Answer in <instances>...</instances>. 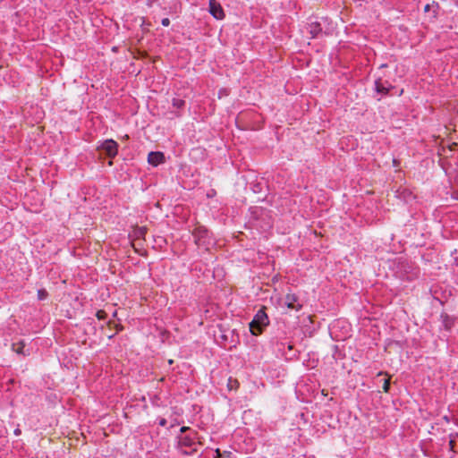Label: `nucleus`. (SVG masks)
<instances>
[{"mask_svg":"<svg viewBox=\"0 0 458 458\" xmlns=\"http://www.w3.org/2000/svg\"><path fill=\"white\" fill-rule=\"evenodd\" d=\"M161 24L164 26V27H167L169 26L170 24V20L168 18H164L162 19L161 21Z\"/></svg>","mask_w":458,"mask_h":458,"instance_id":"nucleus-17","label":"nucleus"},{"mask_svg":"<svg viewBox=\"0 0 458 458\" xmlns=\"http://www.w3.org/2000/svg\"><path fill=\"white\" fill-rule=\"evenodd\" d=\"M284 305L290 309L296 311H299L302 308V304L301 303L299 297L294 293H287L284 297Z\"/></svg>","mask_w":458,"mask_h":458,"instance_id":"nucleus-4","label":"nucleus"},{"mask_svg":"<svg viewBox=\"0 0 458 458\" xmlns=\"http://www.w3.org/2000/svg\"><path fill=\"white\" fill-rule=\"evenodd\" d=\"M382 389L386 393L389 392V389H390V378H385L384 379Z\"/></svg>","mask_w":458,"mask_h":458,"instance_id":"nucleus-13","label":"nucleus"},{"mask_svg":"<svg viewBox=\"0 0 458 458\" xmlns=\"http://www.w3.org/2000/svg\"><path fill=\"white\" fill-rule=\"evenodd\" d=\"M220 458H232L231 457V453L230 452H224L223 453V456L220 457Z\"/></svg>","mask_w":458,"mask_h":458,"instance_id":"nucleus-19","label":"nucleus"},{"mask_svg":"<svg viewBox=\"0 0 458 458\" xmlns=\"http://www.w3.org/2000/svg\"><path fill=\"white\" fill-rule=\"evenodd\" d=\"M180 431L181 435L177 437L179 452L184 455H192L199 445L198 433L188 427H182Z\"/></svg>","mask_w":458,"mask_h":458,"instance_id":"nucleus-1","label":"nucleus"},{"mask_svg":"<svg viewBox=\"0 0 458 458\" xmlns=\"http://www.w3.org/2000/svg\"><path fill=\"white\" fill-rule=\"evenodd\" d=\"M208 7L210 14L215 19L223 20L225 18L224 9L216 0H209Z\"/></svg>","mask_w":458,"mask_h":458,"instance_id":"nucleus-5","label":"nucleus"},{"mask_svg":"<svg viewBox=\"0 0 458 458\" xmlns=\"http://www.w3.org/2000/svg\"><path fill=\"white\" fill-rule=\"evenodd\" d=\"M47 295V293L46 292V290H38V296L39 300L46 299Z\"/></svg>","mask_w":458,"mask_h":458,"instance_id":"nucleus-15","label":"nucleus"},{"mask_svg":"<svg viewBox=\"0 0 458 458\" xmlns=\"http://www.w3.org/2000/svg\"><path fill=\"white\" fill-rule=\"evenodd\" d=\"M98 149L104 151L109 157H114L118 153V144L114 140H106L98 147Z\"/></svg>","mask_w":458,"mask_h":458,"instance_id":"nucleus-3","label":"nucleus"},{"mask_svg":"<svg viewBox=\"0 0 458 458\" xmlns=\"http://www.w3.org/2000/svg\"><path fill=\"white\" fill-rule=\"evenodd\" d=\"M269 325V318L265 311V308L258 310L252 321L250 323V330L252 335H260L264 328Z\"/></svg>","mask_w":458,"mask_h":458,"instance_id":"nucleus-2","label":"nucleus"},{"mask_svg":"<svg viewBox=\"0 0 458 458\" xmlns=\"http://www.w3.org/2000/svg\"><path fill=\"white\" fill-rule=\"evenodd\" d=\"M392 88L388 81H383L381 78L375 81V89L379 94L387 95Z\"/></svg>","mask_w":458,"mask_h":458,"instance_id":"nucleus-6","label":"nucleus"},{"mask_svg":"<svg viewBox=\"0 0 458 458\" xmlns=\"http://www.w3.org/2000/svg\"><path fill=\"white\" fill-rule=\"evenodd\" d=\"M96 316H97L98 319H99V320H104L107 317L106 311L101 310L97 311Z\"/></svg>","mask_w":458,"mask_h":458,"instance_id":"nucleus-14","label":"nucleus"},{"mask_svg":"<svg viewBox=\"0 0 458 458\" xmlns=\"http://www.w3.org/2000/svg\"><path fill=\"white\" fill-rule=\"evenodd\" d=\"M172 105L174 107H175L177 109H181V108L184 107L185 101L182 99H180V98H173Z\"/></svg>","mask_w":458,"mask_h":458,"instance_id":"nucleus-12","label":"nucleus"},{"mask_svg":"<svg viewBox=\"0 0 458 458\" xmlns=\"http://www.w3.org/2000/svg\"><path fill=\"white\" fill-rule=\"evenodd\" d=\"M440 317L442 320V325L445 327V329L450 330L454 326V319L446 313H442Z\"/></svg>","mask_w":458,"mask_h":458,"instance_id":"nucleus-10","label":"nucleus"},{"mask_svg":"<svg viewBox=\"0 0 458 458\" xmlns=\"http://www.w3.org/2000/svg\"><path fill=\"white\" fill-rule=\"evenodd\" d=\"M222 456H223V453H221V451H220L218 448H216V449L215 450V455H214V458H220V457H222Z\"/></svg>","mask_w":458,"mask_h":458,"instance_id":"nucleus-18","label":"nucleus"},{"mask_svg":"<svg viewBox=\"0 0 458 458\" xmlns=\"http://www.w3.org/2000/svg\"><path fill=\"white\" fill-rule=\"evenodd\" d=\"M288 349H289V350H292V349H293V345H291V344H290V345H288Z\"/></svg>","mask_w":458,"mask_h":458,"instance_id":"nucleus-24","label":"nucleus"},{"mask_svg":"<svg viewBox=\"0 0 458 458\" xmlns=\"http://www.w3.org/2000/svg\"><path fill=\"white\" fill-rule=\"evenodd\" d=\"M454 445H455V441H454V439L453 437V435L451 434L450 435V440H449V447H450L451 451L454 452Z\"/></svg>","mask_w":458,"mask_h":458,"instance_id":"nucleus-16","label":"nucleus"},{"mask_svg":"<svg viewBox=\"0 0 458 458\" xmlns=\"http://www.w3.org/2000/svg\"><path fill=\"white\" fill-rule=\"evenodd\" d=\"M155 0H148V5L151 6Z\"/></svg>","mask_w":458,"mask_h":458,"instance_id":"nucleus-22","label":"nucleus"},{"mask_svg":"<svg viewBox=\"0 0 458 458\" xmlns=\"http://www.w3.org/2000/svg\"><path fill=\"white\" fill-rule=\"evenodd\" d=\"M430 10V5L429 4H426L425 7H424V12H428Z\"/></svg>","mask_w":458,"mask_h":458,"instance_id":"nucleus-21","label":"nucleus"},{"mask_svg":"<svg viewBox=\"0 0 458 458\" xmlns=\"http://www.w3.org/2000/svg\"><path fill=\"white\" fill-rule=\"evenodd\" d=\"M14 432H15L16 435H18L20 433V430L16 429Z\"/></svg>","mask_w":458,"mask_h":458,"instance_id":"nucleus-23","label":"nucleus"},{"mask_svg":"<svg viewBox=\"0 0 458 458\" xmlns=\"http://www.w3.org/2000/svg\"><path fill=\"white\" fill-rule=\"evenodd\" d=\"M208 236V230L204 227H197L193 231V237L195 238L196 244H199V242L202 238H205Z\"/></svg>","mask_w":458,"mask_h":458,"instance_id":"nucleus-9","label":"nucleus"},{"mask_svg":"<svg viewBox=\"0 0 458 458\" xmlns=\"http://www.w3.org/2000/svg\"><path fill=\"white\" fill-rule=\"evenodd\" d=\"M160 426L164 427L166 425V420L165 419H161L159 420V423H158Z\"/></svg>","mask_w":458,"mask_h":458,"instance_id":"nucleus-20","label":"nucleus"},{"mask_svg":"<svg viewBox=\"0 0 458 458\" xmlns=\"http://www.w3.org/2000/svg\"><path fill=\"white\" fill-rule=\"evenodd\" d=\"M24 347H25V344L22 341H21L19 343L13 344V345H12V349L13 352H15L16 353H19V354H23V355H25Z\"/></svg>","mask_w":458,"mask_h":458,"instance_id":"nucleus-11","label":"nucleus"},{"mask_svg":"<svg viewBox=\"0 0 458 458\" xmlns=\"http://www.w3.org/2000/svg\"><path fill=\"white\" fill-rule=\"evenodd\" d=\"M165 160V156L162 152H150L148 156V162L154 165L157 166L158 165L162 164Z\"/></svg>","mask_w":458,"mask_h":458,"instance_id":"nucleus-7","label":"nucleus"},{"mask_svg":"<svg viewBox=\"0 0 458 458\" xmlns=\"http://www.w3.org/2000/svg\"><path fill=\"white\" fill-rule=\"evenodd\" d=\"M306 30L309 34H310L311 38H316L318 34L321 33L322 28L319 22L312 21L308 23Z\"/></svg>","mask_w":458,"mask_h":458,"instance_id":"nucleus-8","label":"nucleus"}]
</instances>
